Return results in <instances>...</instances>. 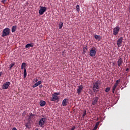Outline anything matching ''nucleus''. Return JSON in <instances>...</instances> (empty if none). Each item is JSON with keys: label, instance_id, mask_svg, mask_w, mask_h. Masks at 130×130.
Masks as SVG:
<instances>
[{"label": "nucleus", "instance_id": "obj_7", "mask_svg": "<svg viewBox=\"0 0 130 130\" xmlns=\"http://www.w3.org/2000/svg\"><path fill=\"white\" fill-rule=\"evenodd\" d=\"M122 40H123V38L120 37L117 41V45L118 47H121V44H122Z\"/></svg>", "mask_w": 130, "mask_h": 130}, {"label": "nucleus", "instance_id": "obj_5", "mask_svg": "<svg viewBox=\"0 0 130 130\" xmlns=\"http://www.w3.org/2000/svg\"><path fill=\"white\" fill-rule=\"evenodd\" d=\"M119 30H120V27L119 26H116L113 29V35H118V33H119Z\"/></svg>", "mask_w": 130, "mask_h": 130}, {"label": "nucleus", "instance_id": "obj_17", "mask_svg": "<svg viewBox=\"0 0 130 130\" xmlns=\"http://www.w3.org/2000/svg\"><path fill=\"white\" fill-rule=\"evenodd\" d=\"M16 30H17V26L16 25L12 26V29H11L12 33H14V32H16Z\"/></svg>", "mask_w": 130, "mask_h": 130}, {"label": "nucleus", "instance_id": "obj_9", "mask_svg": "<svg viewBox=\"0 0 130 130\" xmlns=\"http://www.w3.org/2000/svg\"><path fill=\"white\" fill-rule=\"evenodd\" d=\"M123 63V59L122 58L120 57L118 59L117 61V66L118 67H121L122 66V63Z\"/></svg>", "mask_w": 130, "mask_h": 130}, {"label": "nucleus", "instance_id": "obj_2", "mask_svg": "<svg viewBox=\"0 0 130 130\" xmlns=\"http://www.w3.org/2000/svg\"><path fill=\"white\" fill-rule=\"evenodd\" d=\"M46 122V118H41L39 121V125L40 127H42V126L45 124Z\"/></svg>", "mask_w": 130, "mask_h": 130}, {"label": "nucleus", "instance_id": "obj_29", "mask_svg": "<svg viewBox=\"0 0 130 130\" xmlns=\"http://www.w3.org/2000/svg\"><path fill=\"white\" fill-rule=\"evenodd\" d=\"M83 52H86V51H87V47H84L83 48Z\"/></svg>", "mask_w": 130, "mask_h": 130}, {"label": "nucleus", "instance_id": "obj_20", "mask_svg": "<svg viewBox=\"0 0 130 130\" xmlns=\"http://www.w3.org/2000/svg\"><path fill=\"white\" fill-rule=\"evenodd\" d=\"M24 125L26 126V128H28V129L31 128V126L28 123H26Z\"/></svg>", "mask_w": 130, "mask_h": 130}, {"label": "nucleus", "instance_id": "obj_19", "mask_svg": "<svg viewBox=\"0 0 130 130\" xmlns=\"http://www.w3.org/2000/svg\"><path fill=\"white\" fill-rule=\"evenodd\" d=\"M23 77H24V78L27 77V71L26 70V68L24 69Z\"/></svg>", "mask_w": 130, "mask_h": 130}, {"label": "nucleus", "instance_id": "obj_4", "mask_svg": "<svg viewBox=\"0 0 130 130\" xmlns=\"http://www.w3.org/2000/svg\"><path fill=\"white\" fill-rule=\"evenodd\" d=\"M46 10H47L46 7L41 6L39 11V14L42 16V15H43V14L46 12Z\"/></svg>", "mask_w": 130, "mask_h": 130}, {"label": "nucleus", "instance_id": "obj_16", "mask_svg": "<svg viewBox=\"0 0 130 130\" xmlns=\"http://www.w3.org/2000/svg\"><path fill=\"white\" fill-rule=\"evenodd\" d=\"M94 38L96 40H98L99 41H100V40H101V37H100V36H98L97 35H94Z\"/></svg>", "mask_w": 130, "mask_h": 130}, {"label": "nucleus", "instance_id": "obj_3", "mask_svg": "<svg viewBox=\"0 0 130 130\" xmlns=\"http://www.w3.org/2000/svg\"><path fill=\"white\" fill-rule=\"evenodd\" d=\"M10 28H6L3 30V34H2V37H5V36H8V35H10Z\"/></svg>", "mask_w": 130, "mask_h": 130}, {"label": "nucleus", "instance_id": "obj_30", "mask_svg": "<svg viewBox=\"0 0 130 130\" xmlns=\"http://www.w3.org/2000/svg\"><path fill=\"white\" fill-rule=\"evenodd\" d=\"M99 124H100V122H98L96 123L95 126H96L97 128L98 127V125H99Z\"/></svg>", "mask_w": 130, "mask_h": 130}, {"label": "nucleus", "instance_id": "obj_12", "mask_svg": "<svg viewBox=\"0 0 130 130\" xmlns=\"http://www.w3.org/2000/svg\"><path fill=\"white\" fill-rule=\"evenodd\" d=\"M68 103H69V99H64L62 102V106H67Z\"/></svg>", "mask_w": 130, "mask_h": 130}, {"label": "nucleus", "instance_id": "obj_34", "mask_svg": "<svg viewBox=\"0 0 130 130\" xmlns=\"http://www.w3.org/2000/svg\"><path fill=\"white\" fill-rule=\"evenodd\" d=\"M31 118H32V116H31V115H30L28 117V120H30Z\"/></svg>", "mask_w": 130, "mask_h": 130}, {"label": "nucleus", "instance_id": "obj_36", "mask_svg": "<svg viewBox=\"0 0 130 130\" xmlns=\"http://www.w3.org/2000/svg\"><path fill=\"white\" fill-rule=\"evenodd\" d=\"M97 128H98L97 127L94 126V128L92 130H96Z\"/></svg>", "mask_w": 130, "mask_h": 130}, {"label": "nucleus", "instance_id": "obj_41", "mask_svg": "<svg viewBox=\"0 0 130 130\" xmlns=\"http://www.w3.org/2000/svg\"><path fill=\"white\" fill-rule=\"evenodd\" d=\"M35 130H39V129L38 128H36Z\"/></svg>", "mask_w": 130, "mask_h": 130}, {"label": "nucleus", "instance_id": "obj_25", "mask_svg": "<svg viewBox=\"0 0 130 130\" xmlns=\"http://www.w3.org/2000/svg\"><path fill=\"white\" fill-rule=\"evenodd\" d=\"M60 93L59 92H55L52 94V96H57L58 95H59Z\"/></svg>", "mask_w": 130, "mask_h": 130}, {"label": "nucleus", "instance_id": "obj_11", "mask_svg": "<svg viewBox=\"0 0 130 130\" xmlns=\"http://www.w3.org/2000/svg\"><path fill=\"white\" fill-rule=\"evenodd\" d=\"M99 100V98L95 96L93 98V101L92 102V105H96L98 103V101Z\"/></svg>", "mask_w": 130, "mask_h": 130}, {"label": "nucleus", "instance_id": "obj_21", "mask_svg": "<svg viewBox=\"0 0 130 130\" xmlns=\"http://www.w3.org/2000/svg\"><path fill=\"white\" fill-rule=\"evenodd\" d=\"M25 67H26V63L23 62L21 64V70H24L25 69Z\"/></svg>", "mask_w": 130, "mask_h": 130}, {"label": "nucleus", "instance_id": "obj_35", "mask_svg": "<svg viewBox=\"0 0 130 130\" xmlns=\"http://www.w3.org/2000/svg\"><path fill=\"white\" fill-rule=\"evenodd\" d=\"M30 115H31V117H33V116H35L36 115L34 114L31 113V114H30Z\"/></svg>", "mask_w": 130, "mask_h": 130}, {"label": "nucleus", "instance_id": "obj_27", "mask_svg": "<svg viewBox=\"0 0 130 130\" xmlns=\"http://www.w3.org/2000/svg\"><path fill=\"white\" fill-rule=\"evenodd\" d=\"M76 10L77 11V12H78V13L79 12H80V6L77 5L76 6Z\"/></svg>", "mask_w": 130, "mask_h": 130}, {"label": "nucleus", "instance_id": "obj_10", "mask_svg": "<svg viewBox=\"0 0 130 130\" xmlns=\"http://www.w3.org/2000/svg\"><path fill=\"white\" fill-rule=\"evenodd\" d=\"M11 85V83L10 82H7L4 83L3 85V89H5V90H7L9 88V86Z\"/></svg>", "mask_w": 130, "mask_h": 130}, {"label": "nucleus", "instance_id": "obj_40", "mask_svg": "<svg viewBox=\"0 0 130 130\" xmlns=\"http://www.w3.org/2000/svg\"><path fill=\"white\" fill-rule=\"evenodd\" d=\"M115 91V90H113V89H112V93H113V94H114V93Z\"/></svg>", "mask_w": 130, "mask_h": 130}, {"label": "nucleus", "instance_id": "obj_32", "mask_svg": "<svg viewBox=\"0 0 130 130\" xmlns=\"http://www.w3.org/2000/svg\"><path fill=\"white\" fill-rule=\"evenodd\" d=\"M76 127L75 126H73L72 127L70 128V130H75Z\"/></svg>", "mask_w": 130, "mask_h": 130}, {"label": "nucleus", "instance_id": "obj_23", "mask_svg": "<svg viewBox=\"0 0 130 130\" xmlns=\"http://www.w3.org/2000/svg\"><path fill=\"white\" fill-rule=\"evenodd\" d=\"M63 26V23L60 22L59 24V29H61V28H62Z\"/></svg>", "mask_w": 130, "mask_h": 130}, {"label": "nucleus", "instance_id": "obj_13", "mask_svg": "<svg viewBox=\"0 0 130 130\" xmlns=\"http://www.w3.org/2000/svg\"><path fill=\"white\" fill-rule=\"evenodd\" d=\"M42 83V82H41V81L36 82L32 85V88H36V87H38V86H39V85H40Z\"/></svg>", "mask_w": 130, "mask_h": 130}, {"label": "nucleus", "instance_id": "obj_31", "mask_svg": "<svg viewBox=\"0 0 130 130\" xmlns=\"http://www.w3.org/2000/svg\"><path fill=\"white\" fill-rule=\"evenodd\" d=\"M117 87V85L114 84L112 89H113L114 90H115V89H116Z\"/></svg>", "mask_w": 130, "mask_h": 130}, {"label": "nucleus", "instance_id": "obj_14", "mask_svg": "<svg viewBox=\"0 0 130 130\" xmlns=\"http://www.w3.org/2000/svg\"><path fill=\"white\" fill-rule=\"evenodd\" d=\"M46 105V102L44 101H41L40 102V105L42 107H43V106H45Z\"/></svg>", "mask_w": 130, "mask_h": 130}, {"label": "nucleus", "instance_id": "obj_26", "mask_svg": "<svg viewBox=\"0 0 130 130\" xmlns=\"http://www.w3.org/2000/svg\"><path fill=\"white\" fill-rule=\"evenodd\" d=\"M109 91H110V87H107L105 89V92L106 93H108V92H109Z\"/></svg>", "mask_w": 130, "mask_h": 130}, {"label": "nucleus", "instance_id": "obj_22", "mask_svg": "<svg viewBox=\"0 0 130 130\" xmlns=\"http://www.w3.org/2000/svg\"><path fill=\"white\" fill-rule=\"evenodd\" d=\"M14 66H15V62H13V63H12L11 64H10L9 65L10 70H12V68H13V67H14Z\"/></svg>", "mask_w": 130, "mask_h": 130}, {"label": "nucleus", "instance_id": "obj_6", "mask_svg": "<svg viewBox=\"0 0 130 130\" xmlns=\"http://www.w3.org/2000/svg\"><path fill=\"white\" fill-rule=\"evenodd\" d=\"M89 55L92 57L96 55V50L95 49V48H92L90 49Z\"/></svg>", "mask_w": 130, "mask_h": 130}, {"label": "nucleus", "instance_id": "obj_18", "mask_svg": "<svg viewBox=\"0 0 130 130\" xmlns=\"http://www.w3.org/2000/svg\"><path fill=\"white\" fill-rule=\"evenodd\" d=\"M33 47V44H27L25 45V48H30Z\"/></svg>", "mask_w": 130, "mask_h": 130}, {"label": "nucleus", "instance_id": "obj_39", "mask_svg": "<svg viewBox=\"0 0 130 130\" xmlns=\"http://www.w3.org/2000/svg\"><path fill=\"white\" fill-rule=\"evenodd\" d=\"M3 74V72H0V77L2 76V74Z\"/></svg>", "mask_w": 130, "mask_h": 130}, {"label": "nucleus", "instance_id": "obj_28", "mask_svg": "<svg viewBox=\"0 0 130 130\" xmlns=\"http://www.w3.org/2000/svg\"><path fill=\"white\" fill-rule=\"evenodd\" d=\"M119 82H120V79H119L118 80H117L116 81V83L115 84V85L118 86V84H119Z\"/></svg>", "mask_w": 130, "mask_h": 130}, {"label": "nucleus", "instance_id": "obj_24", "mask_svg": "<svg viewBox=\"0 0 130 130\" xmlns=\"http://www.w3.org/2000/svg\"><path fill=\"white\" fill-rule=\"evenodd\" d=\"M86 114H87V111H86V110H85L84 111H83V114L82 115V117L83 118H84L85 117V116H86Z\"/></svg>", "mask_w": 130, "mask_h": 130}, {"label": "nucleus", "instance_id": "obj_15", "mask_svg": "<svg viewBox=\"0 0 130 130\" xmlns=\"http://www.w3.org/2000/svg\"><path fill=\"white\" fill-rule=\"evenodd\" d=\"M58 99H59L58 96H53L51 98V101H56V100H58Z\"/></svg>", "mask_w": 130, "mask_h": 130}, {"label": "nucleus", "instance_id": "obj_42", "mask_svg": "<svg viewBox=\"0 0 130 130\" xmlns=\"http://www.w3.org/2000/svg\"><path fill=\"white\" fill-rule=\"evenodd\" d=\"M40 88H42V85H40Z\"/></svg>", "mask_w": 130, "mask_h": 130}, {"label": "nucleus", "instance_id": "obj_33", "mask_svg": "<svg viewBox=\"0 0 130 130\" xmlns=\"http://www.w3.org/2000/svg\"><path fill=\"white\" fill-rule=\"evenodd\" d=\"M2 3H3V4H5V3H6L7 2V0H2Z\"/></svg>", "mask_w": 130, "mask_h": 130}, {"label": "nucleus", "instance_id": "obj_43", "mask_svg": "<svg viewBox=\"0 0 130 130\" xmlns=\"http://www.w3.org/2000/svg\"><path fill=\"white\" fill-rule=\"evenodd\" d=\"M37 81H38V79H36V82H37Z\"/></svg>", "mask_w": 130, "mask_h": 130}, {"label": "nucleus", "instance_id": "obj_8", "mask_svg": "<svg viewBox=\"0 0 130 130\" xmlns=\"http://www.w3.org/2000/svg\"><path fill=\"white\" fill-rule=\"evenodd\" d=\"M83 89H84V87L82 85L78 86V88L77 89V93L78 95L81 94V92H82V90H83Z\"/></svg>", "mask_w": 130, "mask_h": 130}, {"label": "nucleus", "instance_id": "obj_38", "mask_svg": "<svg viewBox=\"0 0 130 130\" xmlns=\"http://www.w3.org/2000/svg\"><path fill=\"white\" fill-rule=\"evenodd\" d=\"M129 70V69L127 68V69H126V72H128Z\"/></svg>", "mask_w": 130, "mask_h": 130}, {"label": "nucleus", "instance_id": "obj_1", "mask_svg": "<svg viewBox=\"0 0 130 130\" xmlns=\"http://www.w3.org/2000/svg\"><path fill=\"white\" fill-rule=\"evenodd\" d=\"M99 86H100V81H97L93 83L92 90L94 93H97L99 91Z\"/></svg>", "mask_w": 130, "mask_h": 130}, {"label": "nucleus", "instance_id": "obj_37", "mask_svg": "<svg viewBox=\"0 0 130 130\" xmlns=\"http://www.w3.org/2000/svg\"><path fill=\"white\" fill-rule=\"evenodd\" d=\"M12 130H17V128H16V127H13V128H12Z\"/></svg>", "mask_w": 130, "mask_h": 130}]
</instances>
